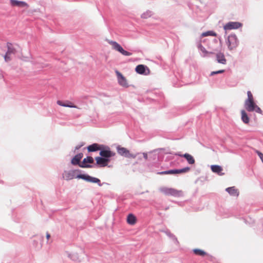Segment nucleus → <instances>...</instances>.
I'll list each match as a JSON object with an SVG mask.
<instances>
[{"label": "nucleus", "mask_w": 263, "mask_h": 263, "mask_svg": "<svg viewBox=\"0 0 263 263\" xmlns=\"http://www.w3.org/2000/svg\"><path fill=\"white\" fill-rule=\"evenodd\" d=\"M211 170L213 172L218 174L220 176H222L224 173H222L223 169L221 166L218 165H213L211 166Z\"/></svg>", "instance_id": "f3484780"}, {"label": "nucleus", "mask_w": 263, "mask_h": 263, "mask_svg": "<svg viewBox=\"0 0 263 263\" xmlns=\"http://www.w3.org/2000/svg\"><path fill=\"white\" fill-rule=\"evenodd\" d=\"M136 71L140 74L147 75L150 73V70L149 68L144 65H138L136 67Z\"/></svg>", "instance_id": "6e6552de"}, {"label": "nucleus", "mask_w": 263, "mask_h": 263, "mask_svg": "<svg viewBox=\"0 0 263 263\" xmlns=\"http://www.w3.org/2000/svg\"><path fill=\"white\" fill-rule=\"evenodd\" d=\"M117 151L120 155L123 156L125 157L128 158H135L136 157V155L131 154L130 152L126 148L122 147H118L117 148Z\"/></svg>", "instance_id": "0eeeda50"}, {"label": "nucleus", "mask_w": 263, "mask_h": 263, "mask_svg": "<svg viewBox=\"0 0 263 263\" xmlns=\"http://www.w3.org/2000/svg\"><path fill=\"white\" fill-rule=\"evenodd\" d=\"M245 107L249 112L255 111L257 113L261 114L262 111L254 101H245Z\"/></svg>", "instance_id": "f03ea898"}, {"label": "nucleus", "mask_w": 263, "mask_h": 263, "mask_svg": "<svg viewBox=\"0 0 263 263\" xmlns=\"http://www.w3.org/2000/svg\"><path fill=\"white\" fill-rule=\"evenodd\" d=\"M241 26V24L239 22H229L224 26V29L230 30L238 29Z\"/></svg>", "instance_id": "9b49d317"}, {"label": "nucleus", "mask_w": 263, "mask_h": 263, "mask_svg": "<svg viewBox=\"0 0 263 263\" xmlns=\"http://www.w3.org/2000/svg\"><path fill=\"white\" fill-rule=\"evenodd\" d=\"M97 164L101 166L104 167L107 165L109 160L107 158H104L100 157H97L95 158Z\"/></svg>", "instance_id": "ddd939ff"}, {"label": "nucleus", "mask_w": 263, "mask_h": 263, "mask_svg": "<svg viewBox=\"0 0 263 263\" xmlns=\"http://www.w3.org/2000/svg\"><path fill=\"white\" fill-rule=\"evenodd\" d=\"M137 221V218L136 216L132 214H129L127 217V222L130 225H134Z\"/></svg>", "instance_id": "5701e85b"}, {"label": "nucleus", "mask_w": 263, "mask_h": 263, "mask_svg": "<svg viewBox=\"0 0 263 263\" xmlns=\"http://www.w3.org/2000/svg\"><path fill=\"white\" fill-rule=\"evenodd\" d=\"M50 237V234L49 233H47L46 234V237H47V239H49Z\"/></svg>", "instance_id": "473e14b6"}, {"label": "nucleus", "mask_w": 263, "mask_h": 263, "mask_svg": "<svg viewBox=\"0 0 263 263\" xmlns=\"http://www.w3.org/2000/svg\"><path fill=\"white\" fill-rule=\"evenodd\" d=\"M143 157L144 158V159L145 160H147V155L146 153H143Z\"/></svg>", "instance_id": "2f4dec72"}, {"label": "nucleus", "mask_w": 263, "mask_h": 263, "mask_svg": "<svg viewBox=\"0 0 263 263\" xmlns=\"http://www.w3.org/2000/svg\"><path fill=\"white\" fill-rule=\"evenodd\" d=\"M108 43L111 45L112 48L120 52L122 55L125 56H130L132 55V53L130 52L125 50L117 42L112 41H108Z\"/></svg>", "instance_id": "7ed1b4c3"}, {"label": "nucleus", "mask_w": 263, "mask_h": 263, "mask_svg": "<svg viewBox=\"0 0 263 263\" xmlns=\"http://www.w3.org/2000/svg\"><path fill=\"white\" fill-rule=\"evenodd\" d=\"M101 149L102 146L97 143H93L87 147V150L89 152H96Z\"/></svg>", "instance_id": "aec40b11"}, {"label": "nucleus", "mask_w": 263, "mask_h": 263, "mask_svg": "<svg viewBox=\"0 0 263 263\" xmlns=\"http://www.w3.org/2000/svg\"><path fill=\"white\" fill-rule=\"evenodd\" d=\"M190 168L189 167H186L182 169L179 170H171L169 171H166L161 172H158V174L159 175H168V174H177L184 173L189 172Z\"/></svg>", "instance_id": "39448f33"}, {"label": "nucleus", "mask_w": 263, "mask_h": 263, "mask_svg": "<svg viewBox=\"0 0 263 263\" xmlns=\"http://www.w3.org/2000/svg\"><path fill=\"white\" fill-rule=\"evenodd\" d=\"M257 154H258V156L259 157L260 159L261 160L263 163V154L259 151L257 152Z\"/></svg>", "instance_id": "7c9ffc66"}, {"label": "nucleus", "mask_w": 263, "mask_h": 263, "mask_svg": "<svg viewBox=\"0 0 263 263\" xmlns=\"http://www.w3.org/2000/svg\"><path fill=\"white\" fill-rule=\"evenodd\" d=\"M226 191L228 192L231 196L236 197H238L239 194V191L234 186L227 188Z\"/></svg>", "instance_id": "412c9836"}, {"label": "nucleus", "mask_w": 263, "mask_h": 263, "mask_svg": "<svg viewBox=\"0 0 263 263\" xmlns=\"http://www.w3.org/2000/svg\"><path fill=\"white\" fill-rule=\"evenodd\" d=\"M93 158L90 156H88L83 160L81 164H79V166L82 168H90L92 166L88 163H93Z\"/></svg>", "instance_id": "1a4fd4ad"}, {"label": "nucleus", "mask_w": 263, "mask_h": 263, "mask_svg": "<svg viewBox=\"0 0 263 263\" xmlns=\"http://www.w3.org/2000/svg\"><path fill=\"white\" fill-rule=\"evenodd\" d=\"M83 157V154L82 153H79L76 155L71 160V163L73 165H79L81 164L80 162L81 160Z\"/></svg>", "instance_id": "dca6fc26"}, {"label": "nucleus", "mask_w": 263, "mask_h": 263, "mask_svg": "<svg viewBox=\"0 0 263 263\" xmlns=\"http://www.w3.org/2000/svg\"><path fill=\"white\" fill-rule=\"evenodd\" d=\"M116 73L119 84L123 87H127L128 85L126 78L118 71H116Z\"/></svg>", "instance_id": "9d476101"}, {"label": "nucleus", "mask_w": 263, "mask_h": 263, "mask_svg": "<svg viewBox=\"0 0 263 263\" xmlns=\"http://www.w3.org/2000/svg\"><path fill=\"white\" fill-rule=\"evenodd\" d=\"M216 60L218 63L222 64H226L227 63V60L224 54L221 52L218 53L216 54Z\"/></svg>", "instance_id": "4be33fe9"}, {"label": "nucleus", "mask_w": 263, "mask_h": 263, "mask_svg": "<svg viewBox=\"0 0 263 263\" xmlns=\"http://www.w3.org/2000/svg\"><path fill=\"white\" fill-rule=\"evenodd\" d=\"M224 70H218V71H212L211 73L210 76H212L216 74L222 73L224 72Z\"/></svg>", "instance_id": "c756f323"}, {"label": "nucleus", "mask_w": 263, "mask_h": 263, "mask_svg": "<svg viewBox=\"0 0 263 263\" xmlns=\"http://www.w3.org/2000/svg\"><path fill=\"white\" fill-rule=\"evenodd\" d=\"M201 51H202L203 53H205L204 56H206V55H208V54H214V51H218V48H216V49H214V50H214V51H213V52H212V51H211V52H209V51H206L204 48L202 47V48H201Z\"/></svg>", "instance_id": "cd10ccee"}, {"label": "nucleus", "mask_w": 263, "mask_h": 263, "mask_svg": "<svg viewBox=\"0 0 263 263\" xmlns=\"http://www.w3.org/2000/svg\"><path fill=\"white\" fill-rule=\"evenodd\" d=\"M100 155L103 158L108 159V158L114 156L115 154L109 150H101Z\"/></svg>", "instance_id": "a211bd4d"}, {"label": "nucleus", "mask_w": 263, "mask_h": 263, "mask_svg": "<svg viewBox=\"0 0 263 263\" xmlns=\"http://www.w3.org/2000/svg\"><path fill=\"white\" fill-rule=\"evenodd\" d=\"M238 44L237 38L235 35L231 34L228 36L227 45L230 50L236 48L237 47Z\"/></svg>", "instance_id": "20e7f679"}, {"label": "nucleus", "mask_w": 263, "mask_h": 263, "mask_svg": "<svg viewBox=\"0 0 263 263\" xmlns=\"http://www.w3.org/2000/svg\"><path fill=\"white\" fill-rule=\"evenodd\" d=\"M159 191L163 194L167 196L179 197L182 195V191L177 190L172 187L163 186L159 189Z\"/></svg>", "instance_id": "f257e3e1"}, {"label": "nucleus", "mask_w": 263, "mask_h": 263, "mask_svg": "<svg viewBox=\"0 0 263 263\" xmlns=\"http://www.w3.org/2000/svg\"><path fill=\"white\" fill-rule=\"evenodd\" d=\"M209 35L216 36L217 35V34L213 31H208L205 32H203L201 34V36L203 37Z\"/></svg>", "instance_id": "bb28decb"}, {"label": "nucleus", "mask_w": 263, "mask_h": 263, "mask_svg": "<svg viewBox=\"0 0 263 263\" xmlns=\"http://www.w3.org/2000/svg\"><path fill=\"white\" fill-rule=\"evenodd\" d=\"M10 5L13 6H17L18 7H29V5L23 1H19L17 0H10Z\"/></svg>", "instance_id": "f8f14e48"}, {"label": "nucleus", "mask_w": 263, "mask_h": 263, "mask_svg": "<svg viewBox=\"0 0 263 263\" xmlns=\"http://www.w3.org/2000/svg\"><path fill=\"white\" fill-rule=\"evenodd\" d=\"M63 177L66 180H69L75 177V171H65L63 174Z\"/></svg>", "instance_id": "4468645a"}, {"label": "nucleus", "mask_w": 263, "mask_h": 263, "mask_svg": "<svg viewBox=\"0 0 263 263\" xmlns=\"http://www.w3.org/2000/svg\"><path fill=\"white\" fill-rule=\"evenodd\" d=\"M136 156H137V155H138V153H137V154H136Z\"/></svg>", "instance_id": "72a5a7b5"}, {"label": "nucleus", "mask_w": 263, "mask_h": 263, "mask_svg": "<svg viewBox=\"0 0 263 263\" xmlns=\"http://www.w3.org/2000/svg\"><path fill=\"white\" fill-rule=\"evenodd\" d=\"M247 96L248 98L245 100V101H254L253 96L250 91H248Z\"/></svg>", "instance_id": "c85d7f7f"}, {"label": "nucleus", "mask_w": 263, "mask_h": 263, "mask_svg": "<svg viewBox=\"0 0 263 263\" xmlns=\"http://www.w3.org/2000/svg\"><path fill=\"white\" fill-rule=\"evenodd\" d=\"M57 104L60 106L64 107H68L72 108H77V106L74 105L72 103L69 102L68 104H65L63 103L61 101L58 100L57 101Z\"/></svg>", "instance_id": "393cba45"}, {"label": "nucleus", "mask_w": 263, "mask_h": 263, "mask_svg": "<svg viewBox=\"0 0 263 263\" xmlns=\"http://www.w3.org/2000/svg\"><path fill=\"white\" fill-rule=\"evenodd\" d=\"M193 251L194 253L196 255L204 256L206 254V253L205 252L199 249H193Z\"/></svg>", "instance_id": "a878e982"}, {"label": "nucleus", "mask_w": 263, "mask_h": 263, "mask_svg": "<svg viewBox=\"0 0 263 263\" xmlns=\"http://www.w3.org/2000/svg\"><path fill=\"white\" fill-rule=\"evenodd\" d=\"M177 155H178L180 157L185 158L186 159V160L187 161V162L190 164H193L195 162L194 157L191 155H190L189 154L186 153L183 155L178 154H177Z\"/></svg>", "instance_id": "6ab92c4d"}, {"label": "nucleus", "mask_w": 263, "mask_h": 263, "mask_svg": "<svg viewBox=\"0 0 263 263\" xmlns=\"http://www.w3.org/2000/svg\"><path fill=\"white\" fill-rule=\"evenodd\" d=\"M77 178L82 179L88 182L98 183L99 186H101V181L99 179L90 176L88 175L80 174L77 176Z\"/></svg>", "instance_id": "423d86ee"}, {"label": "nucleus", "mask_w": 263, "mask_h": 263, "mask_svg": "<svg viewBox=\"0 0 263 263\" xmlns=\"http://www.w3.org/2000/svg\"><path fill=\"white\" fill-rule=\"evenodd\" d=\"M8 50L4 56V59L6 62H8L10 61L11 59V56L12 54H14L15 53V49L10 47L9 46H8Z\"/></svg>", "instance_id": "2eb2a0df"}, {"label": "nucleus", "mask_w": 263, "mask_h": 263, "mask_svg": "<svg viewBox=\"0 0 263 263\" xmlns=\"http://www.w3.org/2000/svg\"><path fill=\"white\" fill-rule=\"evenodd\" d=\"M241 120H242V121L245 123L248 124L249 122L250 119L246 111L245 110H242L241 111Z\"/></svg>", "instance_id": "b1692460"}]
</instances>
